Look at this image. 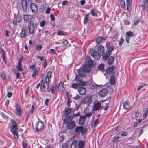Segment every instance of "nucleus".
Listing matches in <instances>:
<instances>
[{"instance_id":"obj_4","label":"nucleus","mask_w":148,"mask_h":148,"mask_svg":"<svg viewBox=\"0 0 148 148\" xmlns=\"http://www.w3.org/2000/svg\"><path fill=\"white\" fill-rule=\"evenodd\" d=\"M89 52L95 60H99L100 58L101 55L100 53L95 51L93 49H91L89 50Z\"/></svg>"},{"instance_id":"obj_32","label":"nucleus","mask_w":148,"mask_h":148,"mask_svg":"<svg viewBox=\"0 0 148 148\" xmlns=\"http://www.w3.org/2000/svg\"><path fill=\"white\" fill-rule=\"evenodd\" d=\"M57 34L59 36H66L68 34V33L63 31L60 30L58 32Z\"/></svg>"},{"instance_id":"obj_44","label":"nucleus","mask_w":148,"mask_h":148,"mask_svg":"<svg viewBox=\"0 0 148 148\" xmlns=\"http://www.w3.org/2000/svg\"><path fill=\"white\" fill-rule=\"evenodd\" d=\"M21 64H18L16 66V68L17 69L21 71H23V69L22 68L21 66Z\"/></svg>"},{"instance_id":"obj_41","label":"nucleus","mask_w":148,"mask_h":148,"mask_svg":"<svg viewBox=\"0 0 148 148\" xmlns=\"http://www.w3.org/2000/svg\"><path fill=\"white\" fill-rule=\"evenodd\" d=\"M66 95L67 97V105L68 107H71L70 103L72 102V101L71 99L69 97V95L66 94Z\"/></svg>"},{"instance_id":"obj_14","label":"nucleus","mask_w":148,"mask_h":148,"mask_svg":"<svg viewBox=\"0 0 148 148\" xmlns=\"http://www.w3.org/2000/svg\"><path fill=\"white\" fill-rule=\"evenodd\" d=\"M30 7L33 13L36 12L38 10V7L36 5L35 3H31V4Z\"/></svg>"},{"instance_id":"obj_28","label":"nucleus","mask_w":148,"mask_h":148,"mask_svg":"<svg viewBox=\"0 0 148 148\" xmlns=\"http://www.w3.org/2000/svg\"><path fill=\"white\" fill-rule=\"evenodd\" d=\"M148 5V0H144L141 3V6L144 9L146 8Z\"/></svg>"},{"instance_id":"obj_56","label":"nucleus","mask_w":148,"mask_h":148,"mask_svg":"<svg viewBox=\"0 0 148 148\" xmlns=\"http://www.w3.org/2000/svg\"><path fill=\"white\" fill-rule=\"evenodd\" d=\"M91 115V113L88 112L84 116L85 118L86 117H90Z\"/></svg>"},{"instance_id":"obj_47","label":"nucleus","mask_w":148,"mask_h":148,"mask_svg":"<svg viewBox=\"0 0 148 148\" xmlns=\"http://www.w3.org/2000/svg\"><path fill=\"white\" fill-rule=\"evenodd\" d=\"M103 39V38L102 37H99L97 38L96 40V42L97 43L99 44L101 42Z\"/></svg>"},{"instance_id":"obj_3","label":"nucleus","mask_w":148,"mask_h":148,"mask_svg":"<svg viewBox=\"0 0 148 148\" xmlns=\"http://www.w3.org/2000/svg\"><path fill=\"white\" fill-rule=\"evenodd\" d=\"M108 50L105 53H102V60H103L106 61L107 60L108 56L111 54L112 51L114 49L113 47H109L108 48Z\"/></svg>"},{"instance_id":"obj_39","label":"nucleus","mask_w":148,"mask_h":148,"mask_svg":"<svg viewBox=\"0 0 148 148\" xmlns=\"http://www.w3.org/2000/svg\"><path fill=\"white\" fill-rule=\"evenodd\" d=\"M99 121L98 119H97L95 121H92L91 123V125L92 126H95L98 123Z\"/></svg>"},{"instance_id":"obj_17","label":"nucleus","mask_w":148,"mask_h":148,"mask_svg":"<svg viewBox=\"0 0 148 148\" xmlns=\"http://www.w3.org/2000/svg\"><path fill=\"white\" fill-rule=\"evenodd\" d=\"M56 87L57 88H58L61 91H63L64 89V83L62 82H60L59 84L56 85Z\"/></svg>"},{"instance_id":"obj_29","label":"nucleus","mask_w":148,"mask_h":148,"mask_svg":"<svg viewBox=\"0 0 148 148\" xmlns=\"http://www.w3.org/2000/svg\"><path fill=\"white\" fill-rule=\"evenodd\" d=\"M85 145L84 141L83 140H81L78 143V148H84Z\"/></svg>"},{"instance_id":"obj_19","label":"nucleus","mask_w":148,"mask_h":148,"mask_svg":"<svg viewBox=\"0 0 148 148\" xmlns=\"http://www.w3.org/2000/svg\"><path fill=\"white\" fill-rule=\"evenodd\" d=\"M45 80L42 79L40 81V91L41 92L44 91L45 89Z\"/></svg>"},{"instance_id":"obj_22","label":"nucleus","mask_w":148,"mask_h":148,"mask_svg":"<svg viewBox=\"0 0 148 148\" xmlns=\"http://www.w3.org/2000/svg\"><path fill=\"white\" fill-rule=\"evenodd\" d=\"M71 108H65L64 110V115L65 116L69 115L71 112Z\"/></svg>"},{"instance_id":"obj_53","label":"nucleus","mask_w":148,"mask_h":148,"mask_svg":"<svg viewBox=\"0 0 148 148\" xmlns=\"http://www.w3.org/2000/svg\"><path fill=\"white\" fill-rule=\"evenodd\" d=\"M0 75L3 81L6 80V76L3 73H1Z\"/></svg>"},{"instance_id":"obj_43","label":"nucleus","mask_w":148,"mask_h":148,"mask_svg":"<svg viewBox=\"0 0 148 148\" xmlns=\"http://www.w3.org/2000/svg\"><path fill=\"white\" fill-rule=\"evenodd\" d=\"M90 12L92 16L96 17L98 16L97 14L96 13L94 12V10L93 9L90 11Z\"/></svg>"},{"instance_id":"obj_40","label":"nucleus","mask_w":148,"mask_h":148,"mask_svg":"<svg viewBox=\"0 0 148 148\" xmlns=\"http://www.w3.org/2000/svg\"><path fill=\"white\" fill-rule=\"evenodd\" d=\"M87 129L86 128H84L83 127H82L81 131V135H84V134L87 132Z\"/></svg>"},{"instance_id":"obj_31","label":"nucleus","mask_w":148,"mask_h":148,"mask_svg":"<svg viewBox=\"0 0 148 148\" xmlns=\"http://www.w3.org/2000/svg\"><path fill=\"white\" fill-rule=\"evenodd\" d=\"M14 19L18 23H20L22 20V17L21 16L18 14L16 16L14 17Z\"/></svg>"},{"instance_id":"obj_64","label":"nucleus","mask_w":148,"mask_h":148,"mask_svg":"<svg viewBox=\"0 0 148 148\" xmlns=\"http://www.w3.org/2000/svg\"><path fill=\"white\" fill-rule=\"evenodd\" d=\"M68 144L67 143H63L62 144V148H67Z\"/></svg>"},{"instance_id":"obj_62","label":"nucleus","mask_w":148,"mask_h":148,"mask_svg":"<svg viewBox=\"0 0 148 148\" xmlns=\"http://www.w3.org/2000/svg\"><path fill=\"white\" fill-rule=\"evenodd\" d=\"M88 18L85 17L84 20V24H86L88 21Z\"/></svg>"},{"instance_id":"obj_7","label":"nucleus","mask_w":148,"mask_h":148,"mask_svg":"<svg viewBox=\"0 0 148 148\" xmlns=\"http://www.w3.org/2000/svg\"><path fill=\"white\" fill-rule=\"evenodd\" d=\"M52 73V72L51 71H49L47 73L46 77L45 78V81L46 84L48 86L47 90L49 92H50V91L48 90L49 87V82L51 80Z\"/></svg>"},{"instance_id":"obj_23","label":"nucleus","mask_w":148,"mask_h":148,"mask_svg":"<svg viewBox=\"0 0 148 148\" xmlns=\"http://www.w3.org/2000/svg\"><path fill=\"white\" fill-rule=\"evenodd\" d=\"M35 25L36 21L35 18L33 17L30 18L29 22L28 25L35 26Z\"/></svg>"},{"instance_id":"obj_20","label":"nucleus","mask_w":148,"mask_h":148,"mask_svg":"<svg viewBox=\"0 0 148 148\" xmlns=\"http://www.w3.org/2000/svg\"><path fill=\"white\" fill-rule=\"evenodd\" d=\"M85 72L87 73H90L91 71V68L88 65H85L83 67L82 69Z\"/></svg>"},{"instance_id":"obj_12","label":"nucleus","mask_w":148,"mask_h":148,"mask_svg":"<svg viewBox=\"0 0 148 148\" xmlns=\"http://www.w3.org/2000/svg\"><path fill=\"white\" fill-rule=\"evenodd\" d=\"M28 27L29 34H32L34 35L36 32L35 30V26L28 25Z\"/></svg>"},{"instance_id":"obj_63","label":"nucleus","mask_w":148,"mask_h":148,"mask_svg":"<svg viewBox=\"0 0 148 148\" xmlns=\"http://www.w3.org/2000/svg\"><path fill=\"white\" fill-rule=\"evenodd\" d=\"M34 105H32L31 106V109H30V113H31V114L33 113V111H34Z\"/></svg>"},{"instance_id":"obj_42","label":"nucleus","mask_w":148,"mask_h":148,"mask_svg":"<svg viewBox=\"0 0 148 148\" xmlns=\"http://www.w3.org/2000/svg\"><path fill=\"white\" fill-rule=\"evenodd\" d=\"M121 6L122 8H124L125 7V3L124 0H121L120 2Z\"/></svg>"},{"instance_id":"obj_2","label":"nucleus","mask_w":148,"mask_h":148,"mask_svg":"<svg viewBox=\"0 0 148 148\" xmlns=\"http://www.w3.org/2000/svg\"><path fill=\"white\" fill-rule=\"evenodd\" d=\"M75 80L77 82V83L72 84L71 86L72 88L75 89H79V87L86 86V82L83 81L81 79H79V76H76Z\"/></svg>"},{"instance_id":"obj_6","label":"nucleus","mask_w":148,"mask_h":148,"mask_svg":"<svg viewBox=\"0 0 148 148\" xmlns=\"http://www.w3.org/2000/svg\"><path fill=\"white\" fill-rule=\"evenodd\" d=\"M44 123L41 121H38L36 123L35 128L37 132H41L44 127Z\"/></svg>"},{"instance_id":"obj_38","label":"nucleus","mask_w":148,"mask_h":148,"mask_svg":"<svg viewBox=\"0 0 148 148\" xmlns=\"http://www.w3.org/2000/svg\"><path fill=\"white\" fill-rule=\"evenodd\" d=\"M77 143V141L73 140L71 143V148H75Z\"/></svg>"},{"instance_id":"obj_55","label":"nucleus","mask_w":148,"mask_h":148,"mask_svg":"<svg viewBox=\"0 0 148 148\" xmlns=\"http://www.w3.org/2000/svg\"><path fill=\"white\" fill-rule=\"evenodd\" d=\"M22 146L23 148H27V144L26 141H23Z\"/></svg>"},{"instance_id":"obj_13","label":"nucleus","mask_w":148,"mask_h":148,"mask_svg":"<svg viewBox=\"0 0 148 148\" xmlns=\"http://www.w3.org/2000/svg\"><path fill=\"white\" fill-rule=\"evenodd\" d=\"M108 90L107 89L103 88L99 92V95L101 97H104L108 93Z\"/></svg>"},{"instance_id":"obj_33","label":"nucleus","mask_w":148,"mask_h":148,"mask_svg":"<svg viewBox=\"0 0 148 148\" xmlns=\"http://www.w3.org/2000/svg\"><path fill=\"white\" fill-rule=\"evenodd\" d=\"M27 32L26 30L23 29L21 33V37L24 38L27 36Z\"/></svg>"},{"instance_id":"obj_45","label":"nucleus","mask_w":148,"mask_h":148,"mask_svg":"<svg viewBox=\"0 0 148 148\" xmlns=\"http://www.w3.org/2000/svg\"><path fill=\"white\" fill-rule=\"evenodd\" d=\"M124 41V39L122 37L120 38L119 41V45L120 46H121L123 42Z\"/></svg>"},{"instance_id":"obj_61","label":"nucleus","mask_w":148,"mask_h":148,"mask_svg":"<svg viewBox=\"0 0 148 148\" xmlns=\"http://www.w3.org/2000/svg\"><path fill=\"white\" fill-rule=\"evenodd\" d=\"M1 115L2 117L5 119H7L8 118V116L3 113H1Z\"/></svg>"},{"instance_id":"obj_36","label":"nucleus","mask_w":148,"mask_h":148,"mask_svg":"<svg viewBox=\"0 0 148 148\" xmlns=\"http://www.w3.org/2000/svg\"><path fill=\"white\" fill-rule=\"evenodd\" d=\"M114 67L113 66H110L106 70V73L107 74H110L113 70Z\"/></svg>"},{"instance_id":"obj_9","label":"nucleus","mask_w":148,"mask_h":148,"mask_svg":"<svg viewBox=\"0 0 148 148\" xmlns=\"http://www.w3.org/2000/svg\"><path fill=\"white\" fill-rule=\"evenodd\" d=\"M77 73L78 75H77L76 76H79V79H80V77H81V78H82L84 77L86 75V73L82 69H79L77 71Z\"/></svg>"},{"instance_id":"obj_50","label":"nucleus","mask_w":148,"mask_h":148,"mask_svg":"<svg viewBox=\"0 0 148 148\" xmlns=\"http://www.w3.org/2000/svg\"><path fill=\"white\" fill-rule=\"evenodd\" d=\"M38 70L37 69H35L34 71L33 72L32 75V77H34L37 76L38 73Z\"/></svg>"},{"instance_id":"obj_8","label":"nucleus","mask_w":148,"mask_h":148,"mask_svg":"<svg viewBox=\"0 0 148 148\" xmlns=\"http://www.w3.org/2000/svg\"><path fill=\"white\" fill-rule=\"evenodd\" d=\"M101 103L98 101L96 102H94L92 110L94 111H97L100 109L101 107Z\"/></svg>"},{"instance_id":"obj_1","label":"nucleus","mask_w":148,"mask_h":148,"mask_svg":"<svg viewBox=\"0 0 148 148\" xmlns=\"http://www.w3.org/2000/svg\"><path fill=\"white\" fill-rule=\"evenodd\" d=\"M11 123L12 125L10 127V131L13 134L15 139L18 140V136L16 123L14 120H12Z\"/></svg>"},{"instance_id":"obj_49","label":"nucleus","mask_w":148,"mask_h":148,"mask_svg":"<svg viewBox=\"0 0 148 148\" xmlns=\"http://www.w3.org/2000/svg\"><path fill=\"white\" fill-rule=\"evenodd\" d=\"M133 34V32L130 31L127 32L126 33V35H127V36H129L130 37L132 36Z\"/></svg>"},{"instance_id":"obj_46","label":"nucleus","mask_w":148,"mask_h":148,"mask_svg":"<svg viewBox=\"0 0 148 148\" xmlns=\"http://www.w3.org/2000/svg\"><path fill=\"white\" fill-rule=\"evenodd\" d=\"M35 47L36 50L38 51H39L42 48V46L40 44L36 45Z\"/></svg>"},{"instance_id":"obj_27","label":"nucleus","mask_w":148,"mask_h":148,"mask_svg":"<svg viewBox=\"0 0 148 148\" xmlns=\"http://www.w3.org/2000/svg\"><path fill=\"white\" fill-rule=\"evenodd\" d=\"M123 108L124 109H128L130 108L128 101H125L123 104Z\"/></svg>"},{"instance_id":"obj_21","label":"nucleus","mask_w":148,"mask_h":148,"mask_svg":"<svg viewBox=\"0 0 148 148\" xmlns=\"http://www.w3.org/2000/svg\"><path fill=\"white\" fill-rule=\"evenodd\" d=\"M72 119L73 116L71 115L68 116H66L65 119L64 120V123L65 124H67L70 121H71L72 120Z\"/></svg>"},{"instance_id":"obj_26","label":"nucleus","mask_w":148,"mask_h":148,"mask_svg":"<svg viewBox=\"0 0 148 148\" xmlns=\"http://www.w3.org/2000/svg\"><path fill=\"white\" fill-rule=\"evenodd\" d=\"M85 121V118L84 116H81L79 118V123L80 125H83Z\"/></svg>"},{"instance_id":"obj_18","label":"nucleus","mask_w":148,"mask_h":148,"mask_svg":"<svg viewBox=\"0 0 148 148\" xmlns=\"http://www.w3.org/2000/svg\"><path fill=\"white\" fill-rule=\"evenodd\" d=\"M132 2V0H126L127 8L128 11H130L131 10V4Z\"/></svg>"},{"instance_id":"obj_59","label":"nucleus","mask_w":148,"mask_h":148,"mask_svg":"<svg viewBox=\"0 0 148 148\" xmlns=\"http://www.w3.org/2000/svg\"><path fill=\"white\" fill-rule=\"evenodd\" d=\"M46 23V22L44 20H43L40 22V26L43 27L44 26Z\"/></svg>"},{"instance_id":"obj_37","label":"nucleus","mask_w":148,"mask_h":148,"mask_svg":"<svg viewBox=\"0 0 148 148\" xmlns=\"http://www.w3.org/2000/svg\"><path fill=\"white\" fill-rule=\"evenodd\" d=\"M13 72L16 76V78L19 79L20 77L19 73L16 69H12Z\"/></svg>"},{"instance_id":"obj_48","label":"nucleus","mask_w":148,"mask_h":148,"mask_svg":"<svg viewBox=\"0 0 148 148\" xmlns=\"http://www.w3.org/2000/svg\"><path fill=\"white\" fill-rule=\"evenodd\" d=\"M50 90L52 93H54L56 90V88L53 85H51L50 88Z\"/></svg>"},{"instance_id":"obj_52","label":"nucleus","mask_w":148,"mask_h":148,"mask_svg":"<svg viewBox=\"0 0 148 148\" xmlns=\"http://www.w3.org/2000/svg\"><path fill=\"white\" fill-rule=\"evenodd\" d=\"M86 61L88 63H90L92 62L90 57V56H87L86 58Z\"/></svg>"},{"instance_id":"obj_5","label":"nucleus","mask_w":148,"mask_h":148,"mask_svg":"<svg viewBox=\"0 0 148 148\" xmlns=\"http://www.w3.org/2000/svg\"><path fill=\"white\" fill-rule=\"evenodd\" d=\"M81 101L82 103H87L89 106L92 102V99L91 97L86 96L81 99Z\"/></svg>"},{"instance_id":"obj_51","label":"nucleus","mask_w":148,"mask_h":148,"mask_svg":"<svg viewBox=\"0 0 148 148\" xmlns=\"http://www.w3.org/2000/svg\"><path fill=\"white\" fill-rule=\"evenodd\" d=\"M98 69L101 71H103L104 69V65L103 64H100L98 67Z\"/></svg>"},{"instance_id":"obj_16","label":"nucleus","mask_w":148,"mask_h":148,"mask_svg":"<svg viewBox=\"0 0 148 148\" xmlns=\"http://www.w3.org/2000/svg\"><path fill=\"white\" fill-rule=\"evenodd\" d=\"M15 109L18 114L20 116L21 114V107L18 104H16L15 105Z\"/></svg>"},{"instance_id":"obj_10","label":"nucleus","mask_w":148,"mask_h":148,"mask_svg":"<svg viewBox=\"0 0 148 148\" xmlns=\"http://www.w3.org/2000/svg\"><path fill=\"white\" fill-rule=\"evenodd\" d=\"M21 4L23 11L24 12H26L27 10V0H21Z\"/></svg>"},{"instance_id":"obj_58","label":"nucleus","mask_w":148,"mask_h":148,"mask_svg":"<svg viewBox=\"0 0 148 148\" xmlns=\"http://www.w3.org/2000/svg\"><path fill=\"white\" fill-rule=\"evenodd\" d=\"M119 137L118 136L116 137H114L113 138L112 140V142H115L116 141L119 140Z\"/></svg>"},{"instance_id":"obj_54","label":"nucleus","mask_w":148,"mask_h":148,"mask_svg":"<svg viewBox=\"0 0 148 148\" xmlns=\"http://www.w3.org/2000/svg\"><path fill=\"white\" fill-rule=\"evenodd\" d=\"M0 54L2 55L3 56V59L5 58V56L4 53V51L2 48L1 49H0Z\"/></svg>"},{"instance_id":"obj_24","label":"nucleus","mask_w":148,"mask_h":148,"mask_svg":"<svg viewBox=\"0 0 148 148\" xmlns=\"http://www.w3.org/2000/svg\"><path fill=\"white\" fill-rule=\"evenodd\" d=\"M30 19L29 15L28 14H25L23 16V19L25 23H29V20Z\"/></svg>"},{"instance_id":"obj_35","label":"nucleus","mask_w":148,"mask_h":148,"mask_svg":"<svg viewBox=\"0 0 148 148\" xmlns=\"http://www.w3.org/2000/svg\"><path fill=\"white\" fill-rule=\"evenodd\" d=\"M82 126H78L75 129V132L78 133L81 132Z\"/></svg>"},{"instance_id":"obj_34","label":"nucleus","mask_w":148,"mask_h":148,"mask_svg":"<svg viewBox=\"0 0 148 148\" xmlns=\"http://www.w3.org/2000/svg\"><path fill=\"white\" fill-rule=\"evenodd\" d=\"M115 77L114 75H112L110 79V83L111 85H114L115 83Z\"/></svg>"},{"instance_id":"obj_30","label":"nucleus","mask_w":148,"mask_h":148,"mask_svg":"<svg viewBox=\"0 0 148 148\" xmlns=\"http://www.w3.org/2000/svg\"><path fill=\"white\" fill-rule=\"evenodd\" d=\"M114 58L112 56H111L108 59V63L109 65L112 64L114 61Z\"/></svg>"},{"instance_id":"obj_25","label":"nucleus","mask_w":148,"mask_h":148,"mask_svg":"<svg viewBox=\"0 0 148 148\" xmlns=\"http://www.w3.org/2000/svg\"><path fill=\"white\" fill-rule=\"evenodd\" d=\"M97 50L100 53H102L105 51L104 47L103 46L100 45L98 47Z\"/></svg>"},{"instance_id":"obj_11","label":"nucleus","mask_w":148,"mask_h":148,"mask_svg":"<svg viewBox=\"0 0 148 148\" xmlns=\"http://www.w3.org/2000/svg\"><path fill=\"white\" fill-rule=\"evenodd\" d=\"M78 91L79 94L82 95H85L86 92V89L85 88L81 86L79 87Z\"/></svg>"},{"instance_id":"obj_60","label":"nucleus","mask_w":148,"mask_h":148,"mask_svg":"<svg viewBox=\"0 0 148 148\" xmlns=\"http://www.w3.org/2000/svg\"><path fill=\"white\" fill-rule=\"evenodd\" d=\"M23 59V57H20L18 59V64H21L22 62Z\"/></svg>"},{"instance_id":"obj_57","label":"nucleus","mask_w":148,"mask_h":148,"mask_svg":"<svg viewBox=\"0 0 148 148\" xmlns=\"http://www.w3.org/2000/svg\"><path fill=\"white\" fill-rule=\"evenodd\" d=\"M35 57L38 58L41 60L43 61L44 60V56H40L38 55H36Z\"/></svg>"},{"instance_id":"obj_15","label":"nucleus","mask_w":148,"mask_h":148,"mask_svg":"<svg viewBox=\"0 0 148 148\" xmlns=\"http://www.w3.org/2000/svg\"><path fill=\"white\" fill-rule=\"evenodd\" d=\"M67 128L70 130H71L74 127L75 123L74 121H72L67 123Z\"/></svg>"}]
</instances>
